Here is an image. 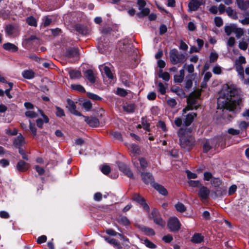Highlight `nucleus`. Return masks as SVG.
<instances>
[{
  "mask_svg": "<svg viewBox=\"0 0 249 249\" xmlns=\"http://www.w3.org/2000/svg\"><path fill=\"white\" fill-rule=\"evenodd\" d=\"M237 90L228 88L226 90H221L219 94L220 96L217 99V106L218 108H223L230 110H233L235 108V100L232 99Z\"/></svg>",
  "mask_w": 249,
  "mask_h": 249,
  "instance_id": "1",
  "label": "nucleus"
},
{
  "mask_svg": "<svg viewBox=\"0 0 249 249\" xmlns=\"http://www.w3.org/2000/svg\"><path fill=\"white\" fill-rule=\"evenodd\" d=\"M186 131V129L180 128L178 132V135L181 147L185 150H189L193 145L194 142L191 136L187 134Z\"/></svg>",
  "mask_w": 249,
  "mask_h": 249,
  "instance_id": "2",
  "label": "nucleus"
},
{
  "mask_svg": "<svg viewBox=\"0 0 249 249\" xmlns=\"http://www.w3.org/2000/svg\"><path fill=\"white\" fill-rule=\"evenodd\" d=\"M201 90H197L192 93L187 98V107L182 110L183 113H186V111L192 110L193 108L196 109L198 107L197 100L201 95Z\"/></svg>",
  "mask_w": 249,
  "mask_h": 249,
  "instance_id": "3",
  "label": "nucleus"
},
{
  "mask_svg": "<svg viewBox=\"0 0 249 249\" xmlns=\"http://www.w3.org/2000/svg\"><path fill=\"white\" fill-rule=\"evenodd\" d=\"M169 57L170 62L173 65L182 63L185 61V55L183 53H179L176 49L170 51Z\"/></svg>",
  "mask_w": 249,
  "mask_h": 249,
  "instance_id": "4",
  "label": "nucleus"
},
{
  "mask_svg": "<svg viewBox=\"0 0 249 249\" xmlns=\"http://www.w3.org/2000/svg\"><path fill=\"white\" fill-rule=\"evenodd\" d=\"M167 227L171 232L178 231L180 229L181 224L177 217H171L168 219Z\"/></svg>",
  "mask_w": 249,
  "mask_h": 249,
  "instance_id": "5",
  "label": "nucleus"
},
{
  "mask_svg": "<svg viewBox=\"0 0 249 249\" xmlns=\"http://www.w3.org/2000/svg\"><path fill=\"white\" fill-rule=\"evenodd\" d=\"M150 218L153 220L156 224L158 225L161 227H164L165 226L166 222L161 217L159 212L157 209H153L151 212Z\"/></svg>",
  "mask_w": 249,
  "mask_h": 249,
  "instance_id": "6",
  "label": "nucleus"
},
{
  "mask_svg": "<svg viewBox=\"0 0 249 249\" xmlns=\"http://www.w3.org/2000/svg\"><path fill=\"white\" fill-rule=\"evenodd\" d=\"M105 240L116 249H127L129 246L127 244H121L116 239L107 237H104Z\"/></svg>",
  "mask_w": 249,
  "mask_h": 249,
  "instance_id": "7",
  "label": "nucleus"
},
{
  "mask_svg": "<svg viewBox=\"0 0 249 249\" xmlns=\"http://www.w3.org/2000/svg\"><path fill=\"white\" fill-rule=\"evenodd\" d=\"M204 0H191L188 4L189 11H196L200 6L205 4Z\"/></svg>",
  "mask_w": 249,
  "mask_h": 249,
  "instance_id": "8",
  "label": "nucleus"
},
{
  "mask_svg": "<svg viewBox=\"0 0 249 249\" xmlns=\"http://www.w3.org/2000/svg\"><path fill=\"white\" fill-rule=\"evenodd\" d=\"M67 105L66 106L67 108H68L69 111L72 114L78 116H82V114L78 112L76 109V105L74 103V102L71 100L70 99H68L67 100Z\"/></svg>",
  "mask_w": 249,
  "mask_h": 249,
  "instance_id": "9",
  "label": "nucleus"
},
{
  "mask_svg": "<svg viewBox=\"0 0 249 249\" xmlns=\"http://www.w3.org/2000/svg\"><path fill=\"white\" fill-rule=\"evenodd\" d=\"M66 56L69 58H73L74 60H78L79 57L78 49L76 48L68 49L67 50Z\"/></svg>",
  "mask_w": 249,
  "mask_h": 249,
  "instance_id": "10",
  "label": "nucleus"
},
{
  "mask_svg": "<svg viewBox=\"0 0 249 249\" xmlns=\"http://www.w3.org/2000/svg\"><path fill=\"white\" fill-rule=\"evenodd\" d=\"M185 113H183V112H182V116L184 117L183 124L186 126H188L193 122L195 117L196 116V114L195 113H191L185 115Z\"/></svg>",
  "mask_w": 249,
  "mask_h": 249,
  "instance_id": "11",
  "label": "nucleus"
},
{
  "mask_svg": "<svg viewBox=\"0 0 249 249\" xmlns=\"http://www.w3.org/2000/svg\"><path fill=\"white\" fill-rule=\"evenodd\" d=\"M141 177L143 181L145 184L153 185L154 183V178L152 175L150 173H142Z\"/></svg>",
  "mask_w": 249,
  "mask_h": 249,
  "instance_id": "12",
  "label": "nucleus"
},
{
  "mask_svg": "<svg viewBox=\"0 0 249 249\" xmlns=\"http://www.w3.org/2000/svg\"><path fill=\"white\" fill-rule=\"evenodd\" d=\"M210 194V190L205 186H201L198 192V195L201 200L206 199Z\"/></svg>",
  "mask_w": 249,
  "mask_h": 249,
  "instance_id": "13",
  "label": "nucleus"
},
{
  "mask_svg": "<svg viewBox=\"0 0 249 249\" xmlns=\"http://www.w3.org/2000/svg\"><path fill=\"white\" fill-rule=\"evenodd\" d=\"M118 167L119 169L123 172L127 176L130 178H133V174L131 170L123 163L119 162Z\"/></svg>",
  "mask_w": 249,
  "mask_h": 249,
  "instance_id": "14",
  "label": "nucleus"
},
{
  "mask_svg": "<svg viewBox=\"0 0 249 249\" xmlns=\"http://www.w3.org/2000/svg\"><path fill=\"white\" fill-rule=\"evenodd\" d=\"M85 118V122L90 126L92 127H97L99 124V122L95 117H88L86 116H83Z\"/></svg>",
  "mask_w": 249,
  "mask_h": 249,
  "instance_id": "15",
  "label": "nucleus"
},
{
  "mask_svg": "<svg viewBox=\"0 0 249 249\" xmlns=\"http://www.w3.org/2000/svg\"><path fill=\"white\" fill-rule=\"evenodd\" d=\"M25 143L24 138L21 134L19 135L15 139L13 144L18 149L21 148V147Z\"/></svg>",
  "mask_w": 249,
  "mask_h": 249,
  "instance_id": "16",
  "label": "nucleus"
},
{
  "mask_svg": "<svg viewBox=\"0 0 249 249\" xmlns=\"http://www.w3.org/2000/svg\"><path fill=\"white\" fill-rule=\"evenodd\" d=\"M5 32L8 36H16L18 30L17 27L11 25H8L5 27Z\"/></svg>",
  "mask_w": 249,
  "mask_h": 249,
  "instance_id": "17",
  "label": "nucleus"
},
{
  "mask_svg": "<svg viewBox=\"0 0 249 249\" xmlns=\"http://www.w3.org/2000/svg\"><path fill=\"white\" fill-rule=\"evenodd\" d=\"M28 168V164L21 160H19L17 165V169L20 172L26 171Z\"/></svg>",
  "mask_w": 249,
  "mask_h": 249,
  "instance_id": "18",
  "label": "nucleus"
},
{
  "mask_svg": "<svg viewBox=\"0 0 249 249\" xmlns=\"http://www.w3.org/2000/svg\"><path fill=\"white\" fill-rule=\"evenodd\" d=\"M85 77L91 83H94L95 82V73L91 70H88L85 72Z\"/></svg>",
  "mask_w": 249,
  "mask_h": 249,
  "instance_id": "19",
  "label": "nucleus"
},
{
  "mask_svg": "<svg viewBox=\"0 0 249 249\" xmlns=\"http://www.w3.org/2000/svg\"><path fill=\"white\" fill-rule=\"evenodd\" d=\"M3 48L5 50L11 52H16L18 50V47L11 43H6L3 45Z\"/></svg>",
  "mask_w": 249,
  "mask_h": 249,
  "instance_id": "20",
  "label": "nucleus"
},
{
  "mask_svg": "<svg viewBox=\"0 0 249 249\" xmlns=\"http://www.w3.org/2000/svg\"><path fill=\"white\" fill-rule=\"evenodd\" d=\"M152 186L157 190L160 194L166 196L168 194L167 190L162 185L158 183H153Z\"/></svg>",
  "mask_w": 249,
  "mask_h": 249,
  "instance_id": "21",
  "label": "nucleus"
},
{
  "mask_svg": "<svg viewBox=\"0 0 249 249\" xmlns=\"http://www.w3.org/2000/svg\"><path fill=\"white\" fill-rule=\"evenodd\" d=\"M204 239V237L200 233H195L191 238V242L195 244L201 243Z\"/></svg>",
  "mask_w": 249,
  "mask_h": 249,
  "instance_id": "22",
  "label": "nucleus"
},
{
  "mask_svg": "<svg viewBox=\"0 0 249 249\" xmlns=\"http://www.w3.org/2000/svg\"><path fill=\"white\" fill-rule=\"evenodd\" d=\"M22 76L25 79H31L35 76V72L32 70H25L22 72Z\"/></svg>",
  "mask_w": 249,
  "mask_h": 249,
  "instance_id": "23",
  "label": "nucleus"
},
{
  "mask_svg": "<svg viewBox=\"0 0 249 249\" xmlns=\"http://www.w3.org/2000/svg\"><path fill=\"white\" fill-rule=\"evenodd\" d=\"M69 73L70 78L72 79H79L82 76L81 72L76 70H70Z\"/></svg>",
  "mask_w": 249,
  "mask_h": 249,
  "instance_id": "24",
  "label": "nucleus"
},
{
  "mask_svg": "<svg viewBox=\"0 0 249 249\" xmlns=\"http://www.w3.org/2000/svg\"><path fill=\"white\" fill-rule=\"evenodd\" d=\"M235 26L236 25L234 24H231L225 26L224 31L227 36H229L234 32Z\"/></svg>",
  "mask_w": 249,
  "mask_h": 249,
  "instance_id": "25",
  "label": "nucleus"
},
{
  "mask_svg": "<svg viewBox=\"0 0 249 249\" xmlns=\"http://www.w3.org/2000/svg\"><path fill=\"white\" fill-rule=\"evenodd\" d=\"M141 230L142 231H143L145 234L148 236H153L155 234V232L154 231L148 227H146L144 226H142L141 227Z\"/></svg>",
  "mask_w": 249,
  "mask_h": 249,
  "instance_id": "26",
  "label": "nucleus"
},
{
  "mask_svg": "<svg viewBox=\"0 0 249 249\" xmlns=\"http://www.w3.org/2000/svg\"><path fill=\"white\" fill-rule=\"evenodd\" d=\"M75 30L82 35H86L88 33V30L86 27L80 24H77L75 27Z\"/></svg>",
  "mask_w": 249,
  "mask_h": 249,
  "instance_id": "27",
  "label": "nucleus"
},
{
  "mask_svg": "<svg viewBox=\"0 0 249 249\" xmlns=\"http://www.w3.org/2000/svg\"><path fill=\"white\" fill-rule=\"evenodd\" d=\"M238 7L242 10H246L247 9V1L244 0H236Z\"/></svg>",
  "mask_w": 249,
  "mask_h": 249,
  "instance_id": "28",
  "label": "nucleus"
},
{
  "mask_svg": "<svg viewBox=\"0 0 249 249\" xmlns=\"http://www.w3.org/2000/svg\"><path fill=\"white\" fill-rule=\"evenodd\" d=\"M233 33L235 34V36L237 38H239L243 36L244 31L243 29L238 27L236 25Z\"/></svg>",
  "mask_w": 249,
  "mask_h": 249,
  "instance_id": "29",
  "label": "nucleus"
},
{
  "mask_svg": "<svg viewBox=\"0 0 249 249\" xmlns=\"http://www.w3.org/2000/svg\"><path fill=\"white\" fill-rule=\"evenodd\" d=\"M71 88L74 90H76L81 93H84L86 92V90L81 85L79 84H71Z\"/></svg>",
  "mask_w": 249,
  "mask_h": 249,
  "instance_id": "30",
  "label": "nucleus"
},
{
  "mask_svg": "<svg viewBox=\"0 0 249 249\" xmlns=\"http://www.w3.org/2000/svg\"><path fill=\"white\" fill-rule=\"evenodd\" d=\"M175 207L176 210L180 213H182L186 211V208L184 205L181 202H178L175 205Z\"/></svg>",
  "mask_w": 249,
  "mask_h": 249,
  "instance_id": "31",
  "label": "nucleus"
},
{
  "mask_svg": "<svg viewBox=\"0 0 249 249\" xmlns=\"http://www.w3.org/2000/svg\"><path fill=\"white\" fill-rule=\"evenodd\" d=\"M160 78H161L163 80L165 81H168L170 79L169 73L167 72H162V70H160V73L158 74Z\"/></svg>",
  "mask_w": 249,
  "mask_h": 249,
  "instance_id": "32",
  "label": "nucleus"
},
{
  "mask_svg": "<svg viewBox=\"0 0 249 249\" xmlns=\"http://www.w3.org/2000/svg\"><path fill=\"white\" fill-rule=\"evenodd\" d=\"M103 67V66H100V69L101 71V68ZM103 69L104 71V72L107 75V76L111 79H112L113 78V74L112 73L111 71H110V69L107 67V66H104Z\"/></svg>",
  "mask_w": 249,
  "mask_h": 249,
  "instance_id": "33",
  "label": "nucleus"
},
{
  "mask_svg": "<svg viewBox=\"0 0 249 249\" xmlns=\"http://www.w3.org/2000/svg\"><path fill=\"white\" fill-rule=\"evenodd\" d=\"M249 126V122L242 121L238 123V127L240 129V130L242 131H246Z\"/></svg>",
  "mask_w": 249,
  "mask_h": 249,
  "instance_id": "34",
  "label": "nucleus"
},
{
  "mask_svg": "<svg viewBox=\"0 0 249 249\" xmlns=\"http://www.w3.org/2000/svg\"><path fill=\"white\" fill-rule=\"evenodd\" d=\"M226 12L228 14V15L234 19H236L237 18V16L236 12L231 9V7H228L226 10Z\"/></svg>",
  "mask_w": 249,
  "mask_h": 249,
  "instance_id": "35",
  "label": "nucleus"
},
{
  "mask_svg": "<svg viewBox=\"0 0 249 249\" xmlns=\"http://www.w3.org/2000/svg\"><path fill=\"white\" fill-rule=\"evenodd\" d=\"M236 70L240 76L241 80L244 79V70L242 66H235Z\"/></svg>",
  "mask_w": 249,
  "mask_h": 249,
  "instance_id": "36",
  "label": "nucleus"
},
{
  "mask_svg": "<svg viewBox=\"0 0 249 249\" xmlns=\"http://www.w3.org/2000/svg\"><path fill=\"white\" fill-rule=\"evenodd\" d=\"M132 200L136 201L137 202L141 204L143 202L144 199L139 194H134L132 196Z\"/></svg>",
  "mask_w": 249,
  "mask_h": 249,
  "instance_id": "37",
  "label": "nucleus"
},
{
  "mask_svg": "<svg viewBox=\"0 0 249 249\" xmlns=\"http://www.w3.org/2000/svg\"><path fill=\"white\" fill-rule=\"evenodd\" d=\"M246 63V58L243 56H240L235 61V66H242Z\"/></svg>",
  "mask_w": 249,
  "mask_h": 249,
  "instance_id": "38",
  "label": "nucleus"
},
{
  "mask_svg": "<svg viewBox=\"0 0 249 249\" xmlns=\"http://www.w3.org/2000/svg\"><path fill=\"white\" fill-rule=\"evenodd\" d=\"M141 12L137 14L139 17L142 18L143 16H147L150 13V10L148 8H142Z\"/></svg>",
  "mask_w": 249,
  "mask_h": 249,
  "instance_id": "39",
  "label": "nucleus"
},
{
  "mask_svg": "<svg viewBox=\"0 0 249 249\" xmlns=\"http://www.w3.org/2000/svg\"><path fill=\"white\" fill-rule=\"evenodd\" d=\"M6 83H7V84L8 85V86H9V88L8 89H6L5 91H4V93H5V94L6 95V96L9 98V99H11L13 97V96H12V95L10 94V91L12 90V88H13V83H12V82H7Z\"/></svg>",
  "mask_w": 249,
  "mask_h": 249,
  "instance_id": "40",
  "label": "nucleus"
},
{
  "mask_svg": "<svg viewBox=\"0 0 249 249\" xmlns=\"http://www.w3.org/2000/svg\"><path fill=\"white\" fill-rule=\"evenodd\" d=\"M26 21L29 25L33 26H36L37 25L36 19L33 17H28L26 19Z\"/></svg>",
  "mask_w": 249,
  "mask_h": 249,
  "instance_id": "41",
  "label": "nucleus"
},
{
  "mask_svg": "<svg viewBox=\"0 0 249 249\" xmlns=\"http://www.w3.org/2000/svg\"><path fill=\"white\" fill-rule=\"evenodd\" d=\"M143 242L145 245L150 249H156L157 247V246L155 244H154L153 242H151L147 239H144L143 240Z\"/></svg>",
  "mask_w": 249,
  "mask_h": 249,
  "instance_id": "42",
  "label": "nucleus"
},
{
  "mask_svg": "<svg viewBox=\"0 0 249 249\" xmlns=\"http://www.w3.org/2000/svg\"><path fill=\"white\" fill-rule=\"evenodd\" d=\"M118 221L124 225H128L130 223V221L126 216H122L118 219Z\"/></svg>",
  "mask_w": 249,
  "mask_h": 249,
  "instance_id": "43",
  "label": "nucleus"
},
{
  "mask_svg": "<svg viewBox=\"0 0 249 249\" xmlns=\"http://www.w3.org/2000/svg\"><path fill=\"white\" fill-rule=\"evenodd\" d=\"M82 106L83 107L85 108V109L87 111H89L92 107V104L89 101H87L84 102L83 103Z\"/></svg>",
  "mask_w": 249,
  "mask_h": 249,
  "instance_id": "44",
  "label": "nucleus"
},
{
  "mask_svg": "<svg viewBox=\"0 0 249 249\" xmlns=\"http://www.w3.org/2000/svg\"><path fill=\"white\" fill-rule=\"evenodd\" d=\"M162 240L166 243H169L173 240V237L171 234H167L162 237Z\"/></svg>",
  "mask_w": 249,
  "mask_h": 249,
  "instance_id": "45",
  "label": "nucleus"
},
{
  "mask_svg": "<svg viewBox=\"0 0 249 249\" xmlns=\"http://www.w3.org/2000/svg\"><path fill=\"white\" fill-rule=\"evenodd\" d=\"M116 93L119 96L124 97L127 94V92L124 89L117 88Z\"/></svg>",
  "mask_w": 249,
  "mask_h": 249,
  "instance_id": "46",
  "label": "nucleus"
},
{
  "mask_svg": "<svg viewBox=\"0 0 249 249\" xmlns=\"http://www.w3.org/2000/svg\"><path fill=\"white\" fill-rule=\"evenodd\" d=\"M238 47L240 48V49L243 50V51H245L248 48V44L246 41H239V44H238Z\"/></svg>",
  "mask_w": 249,
  "mask_h": 249,
  "instance_id": "47",
  "label": "nucleus"
},
{
  "mask_svg": "<svg viewBox=\"0 0 249 249\" xmlns=\"http://www.w3.org/2000/svg\"><path fill=\"white\" fill-rule=\"evenodd\" d=\"M131 151L134 154H138L140 151V148L136 144H132L130 146Z\"/></svg>",
  "mask_w": 249,
  "mask_h": 249,
  "instance_id": "48",
  "label": "nucleus"
},
{
  "mask_svg": "<svg viewBox=\"0 0 249 249\" xmlns=\"http://www.w3.org/2000/svg\"><path fill=\"white\" fill-rule=\"evenodd\" d=\"M159 90L160 93L163 95L166 93V88L164 85L161 82H160L158 84Z\"/></svg>",
  "mask_w": 249,
  "mask_h": 249,
  "instance_id": "49",
  "label": "nucleus"
},
{
  "mask_svg": "<svg viewBox=\"0 0 249 249\" xmlns=\"http://www.w3.org/2000/svg\"><path fill=\"white\" fill-rule=\"evenodd\" d=\"M212 148V146L210 145V142L206 141L203 144V151L205 153H207Z\"/></svg>",
  "mask_w": 249,
  "mask_h": 249,
  "instance_id": "50",
  "label": "nucleus"
},
{
  "mask_svg": "<svg viewBox=\"0 0 249 249\" xmlns=\"http://www.w3.org/2000/svg\"><path fill=\"white\" fill-rule=\"evenodd\" d=\"M214 23L217 27H219L223 25V22L220 17H217L214 18Z\"/></svg>",
  "mask_w": 249,
  "mask_h": 249,
  "instance_id": "51",
  "label": "nucleus"
},
{
  "mask_svg": "<svg viewBox=\"0 0 249 249\" xmlns=\"http://www.w3.org/2000/svg\"><path fill=\"white\" fill-rule=\"evenodd\" d=\"M25 115L28 117L34 118L36 117L37 114L34 111L29 110L25 112Z\"/></svg>",
  "mask_w": 249,
  "mask_h": 249,
  "instance_id": "52",
  "label": "nucleus"
},
{
  "mask_svg": "<svg viewBox=\"0 0 249 249\" xmlns=\"http://www.w3.org/2000/svg\"><path fill=\"white\" fill-rule=\"evenodd\" d=\"M101 171L105 175H107L110 172V168L109 166L105 165L103 166Z\"/></svg>",
  "mask_w": 249,
  "mask_h": 249,
  "instance_id": "53",
  "label": "nucleus"
},
{
  "mask_svg": "<svg viewBox=\"0 0 249 249\" xmlns=\"http://www.w3.org/2000/svg\"><path fill=\"white\" fill-rule=\"evenodd\" d=\"M29 122H30V125H29L30 130L31 133H32V134L34 136H35L36 134V129L34 124H32L30 121H29Z\"/></svg>",
  "mask_w": 249,
  "mask_h": 249,
  "instance_id": "54",
  "label": "nucleus"
},
{
  "mask_svg": "<svg viewBox=\"0 0 249 249\" xmlns=\"http://www.w3.org/2000/svg\"><path fill=\"white\" fill-rule=\"evenodd\" d=\"M211 183L215 187H217L221 184V182L219 178H214L211 181Z\"/></svg>",
  "mask_w": 249,
  "mask_h": 249,
  "instance_id": "55",
  "label": "nucleus"
},
{
  "mask_svg": "<svg viewBox=\"0 0 249 249\" xmlns=\"http://www.w3.org/2000/svg\"><path fill=\"white\" fill-rule=\"evenodd\" d=\"M139 161L142 168H145L147 166V162L145 159L143 158H140Z\"/></svg>",
  "mask_w": 249,
  "mask_h": 249,
  "instance_id": "56",
  "label": "nucleus"
},
{
  "mask_svg": "<svg viewBox=\"0 0 249 249\" xmlns=\"http://www.w3.org/2000/svg\"><path fill=\"white\" fill-rule=\"evenodd\" d=\"M56 115L58 117H62L65 116V113L63 111V110L59 107H56Z\"/></svg>",
  "mask_w": 249,
  "mask_h": 249,
  "instance_id": "57",
  "label": "nucleus"
},
{
  "mask_svg": "<svg viewBox=\"0 0 249 249\" xmlns=\"http://www.w3.org/2000/svg\"><path fill=\"white\" fill-rule=\"evenodd\" d=\"M235 43V39L233 37H230L228 40L227 44L229 47H232Z\"/></svg>",
  "mask_w": 249,
  "mask_h": 249,
  "instance_id": "58",
  "label": "nucleus"
},
{
  "mask_svg": "<svg viewBox=\"0 0 249 249\" xmlns=\"http://www.w3.org/2000/svg\"><path fill=\"white\" fill-rule=\"evenodd\" d=\"M237 190V186L235 185H231L229 189L228 194L229 195H231L233 194Z\"/></svg>",
  "mask_w": 249,
  "mask_h": 249,
  "instance_id": "59",
  "label": "nucleus"
},
{
  "mask_svg": "<svg viewBox=\"0 0 249 249\" xmlns=\"http://www.w3.org/2000/svg\"><path fill=\"white\" fill-rule=\"evenodd\" d=\"M218 54L215 53H212L210 56V61L213 62L217 60Z\"/></svg>",
  "mask_w": 249,
  "mask_h": 249,
  "instance_id": "60",
  "label": "nucleus"
},
{
  "mask_svg": "<svg viewBox=\"0 0 249 249\" xmlns=\"http://www.w3.org/2000/svg\"><path fill=\"white\" fill-rule=\"evenodd\" d=\"M88 96L90 99L94 100H99L101 99L97 95L91 93H88Z\"/></svg>",
  "mask_w": 249,
  "mask_h": 249,
  "instance_id": "61",
  "label": "nucleus"
},
{
  "mask_svg": "<svg viewBox=\"0 0 249 249\" xmlns=\"http://www.w3.org/2000/svg\"><path fill=\"white\" fill-rule=\"evenodd\" d=\"M228 133L233 135H238L240 133V130L235 129L233 128H230L228 131Z\"/></svg>",
  "mask_w": 249,
  "mask_h": 249,
  "instance_id": "62",
  "label": "nucleus"
},
{
  "mask_svg": "<svg viewBox=\"0 0 249 249\" xmlns=\"http://www.w3.org/2000/svg\"><path fill=\"white\" fill-rule=\"evenodd\" d=\"M167 104L171 107H174L177 105L176 101L174 99H170L167 101Z\"/></svg>",
  "mask_w": 249,
  "mask_h": 249,
  "instance_id": "63",
  "label": "nucleus"
},
{
  "mask_svg": "<svg viewBox=\"0 0 249 249\" xmlns=\"http://www.w3.org/2000/svg\"><path fill=\"white\" fill-rule=\"evenodd\" d=\"M35 168L38 175H42L44 174L45 170L43 168L40 167L39 165H36Z\"/></svg>",
  "mask_w": 249,
  "mask_h": 249,
  "instance_id": "64",
  "label": "nucleus"
}]
</instances>
